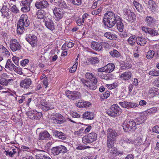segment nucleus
I'll list each match as a JSON object with an SVG mask.
<instances>
[{
    "label": "nucleus",
    "mask_w": 159,
    "mask_h": 159,
    "mask_svg": "<svg viewBox=\"0 0 159 159\" xmlns=\"http://www.w3.org/2000/svg\"><path fill=\"white\" fill-rule=\"evenodd\" d=\"M43 22L45 23V26L49 29L52 30L54 29L53 22V21L48 16L45 17Z\"/></svg>",
    "instance_id": "a211bd4d"
},
{
    "label": "nucleus",
    "mask_w": 159,
    "mask_h": 159,
    "mask_svg": "<svg viewBox=\"0 0 159 159\" xmlns=\"http://www.w3.org/2000/svg\"><path fill=\"white\" fill-rule=\"evenodd\" d=\"M133 4L138 12H142L143 11V6L139 2L134 1L133 2Z\"/></svg>",
    "instance_id": "473e14b6"
},
{
    "label": "nucleus",
    "mask_w": 159,
    "mask_h": 159,
    "mask_svg": "<svg viewBox=\"0 0 159 159\" xmlns=\"http://www.w3.org/2000/svg\"><path fill=\"white\" fill-rule=\"evenodd\" d=\"M97 134L95 133L92 132L83 137L82 140L84 144H87L95 141L97 139Z\"/></svg>",
    "instance_id": "39448f33"
},
{
    "label": "nucleus",
    "mask_w": 159,
    "mask_h": 159,
    "mask_svg": "<svg viewBox=\"0 0 159 159\" xmlns=\"http://www.w3.org/2000/svg\"><path fill=\"white\" fill-rule=\"evenodd\" d=\"M16 66L11 62L10 59L7 60V62L5 65V68L9 69L11 71L14 70Z\"/></svg>",
    "instance_id": "c85d7f7f"
},
{
    "label": "nucleus",
    "mask_w": 159,
    "mask_h": 159,
    "mask_svg": "<svg viewBox=\"0 0 159 159\" xmlns=\"http://www.w3.org/2000/svg\"><path fill=\"white\" fill-rule=\"evenodd\" d=\"M48 5V3L45 0H39L35 4V6L37 9L45 8Z\"/></svg>",
    "instance_id": "f3484780"
},
{
    "label": "nucleus",
    "mask_w": 159,
    "mask_h": 159,
    "mask_svg": "<svg viewBox=\"0 0 159 159\" xmlns=\"http://www.w3.org/2000/svg\"><path fill=\"white\" fill-rule=\"evenodd\" d=\"M85 76L87 79H88V82L87 83L86 86L87 89L92 90H95L97 88V79L92 73H87Z\"/></svg>",
    "instance_id": "7ed1b4c3"
},
{
    "label": "nucleus",
    "mask_w": 159,
    "mask_h": 159,
    "mask_svg": "<svg viewBox=\"0 0 159 159\" xmlns=\"http://www.w3.org/2000/svg\"><path fill=\"white\" fill-rule=\"evenodd\" d=\"M10 47L12 52H15L20 50L21 46L17 40L12 39L10 41Z\"/></svg>",
    "instance_id": "1a4fd4ad"
},
{
    "label": "nucleus",
    "mask_w": 159,
    "mask_h": 159,
    "mask_svg": "<svg viewBox=\"0 0 159 159\" xmlns=\"http://www.w3.org/2000/svg\"><path fill=\"white\" fill-rule=\"evenodd\" d=\"M137 38L134 35L131 36L128 39V42L131 45H133L135 44V42H137Z\"/></svg>",
    "instance_id": "79ce46f5"
},
{
    "label": "nucleus",
    "mask_w": 159,
    "mask_h": 159,
    "mask_svg": "<svg viewBox=\"0 0 159 159\" xmlns=\"http://www.w3.org/2000/svg\"><path fill=\"white\" fill-rule=\"evenodd\" d=\"M132 76V73L130 71H127L122 73L120 76V78L122 80H127L131 78Z\"/></svg>",
    "instance_id": "bb28decb"
},
{
    "label": "nucleus",
    "mask_w": 159,
    "mask_h": 159,
    "mask_svg": "<svg viewBox=\"0 0 159 159\" xmlns=\"http://www.w3.org/2000/svg\"><path fill=\"white\" fill-rule=\"evenodd\" d=\"M149 74L150 75L154 76H158L159 75V70H152L149 72Z\"/></svg>",
    "instance_id": "603ef678"
},
{
    "label": "nucleus",
    "mask_w": 159,
    "mask_h": 159,
    "mask_svg": "<svg viewBox=\"0 0 159 159\" xmlns=\"http://www.w3.org/2000/svg\"><path fill=\"white\" fill-rule=\"evenodd\" d=\"M36 16L37 17L40 19H42L44 18L45 17H47L46 16V13L45 11L42 10L40 9V10H38L37 13H36Z\"/></svg>",
    "instance_id": "72a5a7b5"
},
{
    "label": "nucleus",
    "mask_w": 159,
    "mask_h": 159,
    "mask_svg": "<svg viewBox=\"0 0 159 159\" xmlns=\"http://www.w3.org/2000/svg\"><path fill=\"white\" fill-rule=\"evenodd\" d=\"M0 84L3 85H7V80L5 78H1L0 79Z\"/></svg>",
    "instance_id": "4d7b16f0"
},
{
    "label": "nucleus",
    "mask_w": 159,
    "mask_h": 159,
    "mask_svg": "<svg viewBox=\"0 0 159 159\" xmlns=\"http://www.w3.org/2000/svg\"><path fill=\"white\" fill-rule=\"evenodd\" d=\"M148 3L149 7L150 9L153 10L155 8L156 4L154 1L150 0L149 1Z\"/></svg>",
    "instance_id": "3c124183"
},
{
    "label": "nucleus",
    "mask_w": 159,
    "mask_h": 159,
    "mask_svg": "<svg viewBox=\"0 0 159 159\" xmlns=\"http://www.w3.org/2000/svg\"><path fill=\"white\" fill-rule=\"evenodd\" d=\"M121 33H120L119 34V35L120 37L122 38H125L127 37L129 35V33L128 32H121Z\"/></svg>",
    "instance_id": "e2e57ef3"
},
{
    "label": "nucleus",
    "mask_w": 159,
    "mask_h": 159,
    "mask_svg": "<svg viewBox=\"0 0 159 159\" xmlns=\"http://www.w3.org/2000/svg\"><path fill=\"white\" fill-rule=\"evenodd\" d=\"M154 54V51L152 50H149L147 53L146 57L148 59H150L153 57Z\"/></svg>",
    "instance_id": "de8ad7c7"
},
{
    "label": "nucleus",
    "mask_w": 159,
    "mask_h": 159,
    "mask_svg": "<svg viewBox=\"0 0 159 159\" xmlns=\"http://www.w3.org/2000/svg\"><path fill=\"white\" fill-rule=\"evenodd\" d=\"M37 151L38 152L36 155L37 159H51L45 151L39 150H37Z\"/></svg>",
    "instance_id": "2eb2a0df"
},
{
    "label": "nucleus",
    "mask_w": 159,
    "mask_h": 159,
    "mask_svg": "<svg viewBox=\"0 0 159 159\" xmlns=\"http://www.w3.org/2000/svg\"><path fill=\"white\" fill-rule=\"evenodd\" d=\"M105 67L106 72L107 73L112 72L114 70L115 68V65L111 63H109L105 66Z\"/></svg>",
    "instance_id": "4c0bfd02"
},
{
    "label": "nucleus",
    "mask_w": 159,
    "mask_h": 159,
    "mask_svg": "<svg viewBox=\"0 0 159 159\" xmlns=\"http://www.w3.org/2000/svg\"><path fill=\"white\" fill-rule=\"evenodd\" d=\"M124 14L126 20L129 22L132 23L136 19L135 14L129 10L125 11Z\"/></svg>",
    "instance_id": "9d476101"
},
{
    "label": "nucleus",
    "mask_w": 159,
    "mask_h": 159,
    "mask_svg": "<svg viewBox=\"0 0 159 159\" xmlns=\"http://www.w3.org/2000/svg\"><path fill=\"white\" fill-rule=\"evenodd\" d=\"M59 146L61 150L60 151L61 153H64L67 152V150L65 147L62 145H60Z\"/></svg>",
    "instance_id": "5fc2aeb1"
},
{
    "label": "nucleus",
    "mask_w": 159,
    "mask_h": 159,
    "mask_svg": "<svg viewBox=\"0 0 159 159\" xmlns=\"http://www.w3.org/2000/svg\"><path fill=\"white\" fill-rule=\"evenodd\" d=\"M8 11L9 9L7 6L3 5L1 10L2 16H4V17H6L8 16L9 15Z\"/></svg>",
    "instance_id": "e433bc0d"
},
{
    "label": "nucleus",
    "mask_w": 159,
    "mask_h": 159,
    "mask_svg": "<svg viewBox=\"0 0 159 159\" xmlns=\"http://www.w3.org/2000/svg\"><path fill=\"white\" fill-rule=\"evenodd\" d=\"M111 150H109L110 153L115 154L116 156L118 155L119 154L123 155V152H119L117 148L115 147L113 148H111Z\"/></svg>",
    "instance_id": "a19ab883"
},
{
    "label": "nucleus",
    "mask_w": 159,
    "mask_h": 159,
    "mask_svg": "<svg viewBox=\"0 0 159 159\" xmlns=\"http://www.w3.org/2000/svg\"><path fill=\"white\" fill-rule=\"evenodd\" d=\"M40 103L41 105V108L44 111H47L53 109L54 108L53 105H50L48 104L45 100H42Z\"/></svg>",
    "instance_id": "dca6fc26"
},
{
    "label": "nucleus",
    "mask_w": 159,
    "mask_h": 159,
    "mask_svg": "<svg viewBox=\"0 0 159 159\" xmlns=\"http://www.w3.org/2000/svg\"><path fill=\"white\" fill-rule=\"evenodd\" d=\"M11 11L14 13H17L19 10L15 5H13L11 8Z\"/></svg>",
    "instance_id": "680f3d73"
},
{
    "label": "nucleus",
    "mask_w": 159,
    "mask_h": 159,
    "mask_svg": "<svg viewBox=\"0 0 159 159\" xmlns=\"http://www.w3.org/2000/svg\"><path fill=\"white\" fill-rule=\"evenodd\" d=\"M142 29L143 31L146 33L149 34L152 36H157L158 35V33L157 30L151 28H149L146 27H143Z\"/></svg>",
    "instance_id": "aec40b11"
},
{
    "label": "nucleus",
    "mask_w": 159,
    "mask_h": 159,
    "mask_svg": "<svg viewBox=\"0 0 159 159\" xmlns=\"http://www.w3.org/2000/svg\"><path fill=\"white\" fill-rule=\"evenodd\" d=\"M72 3L75 5L79 6L82 3V0H72Z\"/></svg>",
    "instance_id": "bf43d9fd"
},
{
    "label": "nucleus",
    "mask_w": 159,
    "mask_h": 159,
    "mask_svg": "<svg viewBox=\"0 0 159 159\" xmlns=\"http://www.w3.org/2000/svg\"><path fill=\"white\" fill-rule=\"evenodd\" d=\"M102 8L100 7L97 10H95L93 11L91 13L93 15H96L101 12Z\"/></svg>",
    "instance_id": "864d4df0"
},
{
    "label": "nucleus",
    "mask_w": 159,
    "mask_h": 159,
    "mask_svg": "<svg viewBox=\"0 0 159 159\" xmlns=\"http://www.w3.org/2000/svg\"><path fill=\"white\" fill-rule=\"evenodd\" d=\"M57 6L64 9L68 8V7L65 2L63 1H62L61 0L60 1V2Z\"/></svg>",
    "instance_id": "8fccbe9b"
},
{
    "label": "nucleus",
    "mask_w": 159,
    "mask_h": 159,
    "mask_svg": "<svg viewBox=\"0 0 159 159\" xmlns=\"http://www.w3.org/2000/svg\"><path fill=\"white\" fill-rule=\"evenodd\" d=\"M117 86V84L116 83H114L112 84H107V87L108 88L111 89H114Z\"/></svg>",
    "instance_id": "6e6d98bb"
},
{
    "label": "nucleus",
    "mask_w": 159,
    "mask_h": 159,
    "mask_svg": "<svg viewBox=\"0 0 159 159\" xmlns=\"http://www.w3.org/2000/svg\"><path fill=\"white\" fill-rule=\"evenodd\" d=\"M145 21L147 25L151 26L155 24L156 20L153 17L149 16L146 17Z\"/></svg>",
    "instance_id": "5701e85b"
},
{
    "label": "nucleus",
    "mask_w": 159,
    "mask_h": 159,
    "mask_svg": "<svg viewBox=\"0 0 159 159\" xmlns=\"http://www.w3.org/2000/svg\"><path fill=\"white\" fill-rule=\"evenodd\" d=\"M19 59V57H17L14 56L12 57L13 62L17 66H18Z\"/></svg>",
    "instance_id": "052dcab7"
},
{
    "label": "nucleus",
    "mask_w": 159,
    "mask_h": 159,
    "mask_svg": "<svg viewBox=\"0 0 159 159\" xmlns=\"http://www.w3.org/2000/svg\"><path fill=\"white\" fill-rule=\"evenodd\" d=\"M121 112V110L116 104H114L106 111L107 113L109 116L115 117L119 115Z\"/></svg>",
    "instance_id": "20e7f679"
},
{
    "label": "nucleus",
    "mask_w": 159,
    "mask_h": 159,
    "mask_svg": "<svg viewBox=\"0 0 159 159\" xmlns=\"http://www.w3.org/2000/svg\"><path fill=\"white\" fill-rule=\"evenodd\" d=\"M29 62L28 59H25L21 61L20 62L21 65L23 66H25Z\"/></svg>",
    "instance_id": "774afa93"
},
{
    "label": "nucleus",
    "mask_w": 159,
    "mask_h": 159,
    "mask_svg": "<svg viewBox=\"0 0 159 159\" xmlns=\"http://www.w3.org/2000/svg\"><path fill=\"white\" fill-rule=\"evenodd\" d=\"M94 117V114L92 112L86 111L83 115V118L88 120H91Z\"/></svg>",
    "instance_id": "c756f323"
},
{
    "label": "nucleus",
    "mask_w": 159,
    "mask_h": 159,
    "mask_svg": "<svg viewBox=\"0 0 159 159\" xmlns=\"http://www.w3.org/2000/svg\"><path fill=\"white\" fill-rule=\"evenodd\" d=\"M144 116H141L137 117L134 120V121L136 125H139L143 123L144 121Z\"/></svg>",
    "instance_id": "37998d69"
},
{
    "label": "nucleus",
    "mask_w": 159,
    "mask_h": 159,
    "mask_svg": "<svg viewBox=\"0 0 159 159\" xmlns=\"http://www.w3.org/2000/svg\"><path fill=\"white\" fill-rule=\"evenodd\" d=\"M157 110V109L156 107H153L149 109H148L146 111V113L148 114H153L155 113Z\"/></svg>",
    "instance_id": "09e8293b"
},
{
    "label": "nucleus",
    "mask_w": 159,
    "mask_h": 159,
    "mask_svg": "<svg viewBox=\"0 0 159 159\" xmlns=\"http://www.w3.org/2000/svg\"><path fill=\"white\" fill-rule=\"evenodd\" d=\"M119 104L122 107L127 109L136 107L139 106V104L138 103L127 101L120 102Z\"/></svg>",
    "instance_id": "4468645a"
},
{
    "label": "nucleus",
    "mask_w": 159,
    "mask_h": 159,
    "mask_svg": "<svg viewBox=\"0 0 159 159\" xmlns=\"http://www.w3.org/2000/svg\"><path fill=\"white\" fill-rule=\"evenodd\" d=\"M148 93L152 97H154L159 94V89L156 88H152L149 90Z\"/></svg>",
    "instance_id": "7c9ffc66"
},
{
    "label": "nucleus",
    "mask_w": 159,
    "mask_h": 159,
    "mask_svg": "<svg viewBox=\"0 0 159 159\" xmlns=\"http://www.w3.org/2000/svg\"><path fill=\"white\" fill-rule=\"evenodd\" d=\"M136 124L134 121L131 120L125 121L123 124V129L125 132L133 130L136 129Z\"/></svg>",
    "instance_id": "423d86ee"
},
{
    "label": "nucleus",
    "mask_w": 159,
    "mask_h": 159,
    "mask_svg": "<svg viewBox=\"0 0 159 159\" xmlns=\"http://www.w3.org/2000/svg\"><path fill=\"white\" fill-rule=\"evenodd\" d=\"M32 84L31 79L29 78L26 77L20 81V85L22 88L27 89L29 88Z\"/></svg>",
    "instance_id": "f8f14e48"
},
{
    "label": "nucleus",
    "mask_w": 159,
    "mask_h": 159,
    "mask_svg": "<svg viewBox=\"0 0 159 159\" xmlns=\"http://www.w3.org/2000/svg\"><path fill=\"white\" fill-rule=\"evenodd\" d=\"M59 146L53 147L52 149V152L54 155H58L60 153Z\"/></svg>",
    "instance_id": "49530a36"
},
{
    "label": "nucleus",
    "mask_w": 159,
    "mask_h": 159,
    "mask_svg": "<svg viewBox=\"0 0 159 159\" xmlns=\"http://www.w3.org/2000/svg\"><path fill=\"white\" fill-rule=\"evenodd\" d=\"M115 141V139H107V147L108 148L107 150H109L111 148H113Z\"/></svg>",
    "instance_id": "2f4dec72"
},
{
    "label": "nucleus",
    "mask_w": 159,
    "mask_h": 159,
    "mask_svg": "<svg viewBox=\"0 0 159 159\" xmlns=\"http://www.w3.org/2000/svg\"><path fill=\"white\" fill-rule=\"evenodd\" d=\"M53 134L56 137L62 140L66 139V135L61 132L55 130L53 132Z\"/></svg>",
    "instance_id": "a878e982"
},
{
    "label": "nucleus",
    "mask_w": 159,
    "mask_h": 159,
    "mask_svg": "<svg viewBox=\"0 0 159 159\" xmlns=\"http://www.w3.org/2000/svg\"><path fill=\"white\" fill-rule=\"evenodd\" d=\"M110 54L113 57H118L120 56V54L116 50L113 49L110 52Z\"/></svg>",
    "instance_id": "c03bdc74"
},
{
    "label": "nucleus",
    "mask_w": 159,
    "mask_h": 159,
    "mask_svg": "<svg viewBox=\"0 0 159 159\" xmlns=\"http://www.w3.org/2000/svg\"><path fill=\"white\" fill-rule=\"evenodd\" d=\"M146 39L143 38L138 37L137 38V43L140 46H144L146 43Z\"/></svg>",
    "instance_id": "ea45409f"
},
{
    "label": "nucleus",
    "mask_w": 159,
    "mask_h": 159,
    "mask_svg": "<svg viewBox=\"0 0 159 159\" xmlns=\"http://www.w3.org/2000/svg\"><path fill=\"white\" fill-rule=\"evenodd\" d=\"M84 130V128L83 127L81 128L79 130L75 131L74 132L75 134L77 136H79L82 133Z\"/></svg>",
    "instance_id": "13d9d810"
},
{
    "label": "nucleus",
    "mask_w": 159,
    "mask_h": 159,
    "mask_svg": "<svg viewBox=\"0 0 159 159\" xmlns=\"http://www.w3.org/2000/svg\"><path fill=\"white\" fill-rule=\"evenodd\" d=\"M1 54L2 56L5 57H8L10 55V53L9 51L4 46H2L0 48Z\"/></svg>",
    "instance_id": "f704fd0d"
},
{
    "label": "nucleus",
    "mask_w": 159,
    "mask_h": 159,
    "mask_svg": "<svg viewBox=\"0 0 159 159\" xmlns=\"http://www.w3.org/2000/svg\"><path fill=\"white\" fill-rule=\"evenodd\" d=\"M99 62V59L96 57H93L87 61V62L92 64H95Z\"/></svg>",
    "instance_id": "58836bf2"
},
{
    "label": "nucleus",
    "mask_w": 159,
    "mask_h": 159,
    "mask_svg": "<svg viewBox=\"0 0 159 159\" xmlns=\"http://www.w3.org/2000/svg\"><path fill=\"white\" fill-rule=\"evenodd\" d=\"M65 94L68 98L73 100L80 99L81 98L80 93L78 91L67 90Z\"/></svg>",
    "instance_id": "6e6552de"
},
{
    "label": "nucleus",
    "mask_w": 159,
    "mask_h": 159,
    "mask_svg": "<svg viewBox=\"0 0 159 159\" xmlns=\"http://www.w3.org/2000/svg\"><path fill=\"white\" fill-rule=\"evenodd\" d=\"M15 71L20 75H22L23 72L22 71V69L16 66L14 70Z\"/></svg>",
    "instance_id": "0e129e2a"
},
{
    "label": "nucleus",
    "mask_w": 159,
    "mask_h": 159,
    "mask_svg": "<svg viewBox=\"0 0 159 159\" xmlns=\"http://www.w3.org/2000/svg\"><path fill=\"white\" fill-rule=\"evenodd\" d=\"M107 139H115L117 133L115 130H113L111 128H109L107 131Z\"/></svg>",
    "instance_id": "4be33fe9"
},
{
    "label": "nucleus",
    "mask_w": 159,
    "mask_h": 159,
    "mask_svg": "<svg viewBox=\"0 0 159 159\" xmlns=\"http://www.w3.org/2000/svg\"><path fill=\"white\" fill-rule=\"evenodd\" d=\"M31 2L30 0H26L22 1L20 5L22 7L21 8V11L23 12H27L30 10V4Z\"/></svg>",
    "instance_id": "9b49d317"
},
{
    "label": "nucleus",
    "mask_w": 159,
    "mask_h": 159,
    "mask_svg": "<svg viewBox=\"0 0 159 159\" xmlns=\"http://www.w3.org/2000/svg\"><path fill=\"white\" fill-rule=\"evenodd\" d=\"M142 143V138L141 137H138L135 139L133 140V144L134 146H138L141 144Z\"/></svg>",
    "instance_id": "a18cd8bd"
},
{
    "label": "nucleus",
    "mask_w": 159,
    "mask_h": 159,
    "mask_svg": "<svg viewBox=\"0 0 159 159\" xmlns=\"http://www.w3.org/2000/svg\"><path fill=\"white\" fill-rule=\"evenodd\" d=\"M104 36L108 39L111 40H116L117 38L115 34L109 32H107L104 34Z\"/></svg>",
    "instance_id": "c9c22d12"
},
{
    "label": "nucleus",
    "mask_w": 159,
    "mask_h": 159,
    "mask_svg": "<svg viewBox=\"0 0 159 159\" xmlns=\"http://www.w3.org/2000/svg\"><path fill=\"white\" fill-rule=\"evenodd\" d=\"M26 40L28 41L33 47L36 46L37 44V38L34 35H29L25 38Z\"/></svg>",
    "instance_id": "ddd939ff"
},
{
    "label": "nucleus",
    "mask_w": 159,
    "mask_h": 159,
    "mask_svg": "<svg viewBox=\"0 0 159 159\" xmlns=\"http://www.w3.org/2000/svg\"><path fill=\"white\" fill-rule=\"evenodd\" d=\"M152 131L155 133L159 134V127L158 126H155L152 129Z\"/></svg>",
    "instance_id": "338daca9"
},
{
    "label": "nucleus",
    "mask_w": 159,
    "mask_h": 159,
    "mask_svg": "<svg viewBox=\"0 0 159 159\" xmlns=\"http://www.w3.org/2000/svg\"><path fill=\"white\" fill-rule=\"evenodd\" d=\"M91 48L94 50L99 51L102 48V44L97 42L93 41L91 43Z\"/></svg>",
    "instance_id": "412c9836"
},
{
    "label": "nucleus",
    "mask_w": 159,
    "mask_h": 159,
    "mask_svg": "<svg viewBox=\"0 0 159 159\" xmlns=\"http://www.w3.org/2000/svg\"><path fill=\"white\" fill-rule=\"evenodd\" d=\"M52 11L55 16L54 18L57 21H59L61 19L65 13V11L63 9L56 7L53 8Z\"/></svg>",
    "instance_id": "0eeeda50"
},
{
    "label": "nucleus",
    "mask_w": 159,
    "mask_h": 159,
    "mask_svg": "<svg viewBox=\"0 0 159 159\" xmlns=\"http://www.w3.org/2000/svg\"><path fill=\"white\" fill-rule=\"evenodd\" d=\"M38 112L36 110H34L33 111H29L28 113V117L31 119H35L36 120H39L40 119V116H36V115L38 114Z\"/></svg>",
    "instance_id": "393cba45"
},
{
    "label": "nucleus",
    "mask_w": 159,
    "mask_h": 159,
    "mask_svg": "<svg viewBox=\"0 0 159 159\" xmlns=\"http://www.w3.org/2000/svg\"><path fill=\"white\" fill-rule=\"evenodd\" d=\"M91 104L89 102L81 100L76 103V105L80 107L84 108L89 107Z\"/></svg>",
    "instance_id": "b1692460"
},
{
    "label": "nucleus",
    "mask_w": 159,
    "mask_h": 159,
    "mask_svg": "<svg viewBox=\"0 0 159 159\" xmlns=\"http://www.w3.org/2000/svg\"><path fill=\"white\" fill-rule=\"evenodd\" d=\"M103 20L104 24L106 26L111 28L116 23L118 30L120 32L123 31L124 26L121 18L118 16H116L112 12L108 11L105 13Z\"/></svg>",
    "instance_id": "f257e3e1"
},
{
    "label": "nucleus",
    "mask_w": 159,
    "mask_h": 159,
    "mask_svg": "<svg viewBox=\"0 0 159 159\" xmlns=\"http://www.w3.org/2000/svg\"><path fill=\"white\" fill-rule=\"evenodd\" d=\"M29 25L30 21L27 16L26 14L21 15L17 25V33L22 34L25 30V27H27Z\"/></svg>",
    "instance_id": "f03ea898"
},
{
    "label": "nucleus",
    "mask_w": 159,
    "mask_h": 159,
    "mask_svg": "<svg viewBox=\"0 0 159 159\" xmlns=\"http://www.w3.org/2000/svg\"><path fill=\"white\" fill-rule=\"evenodd\" d=\"M110 92L109 91H106V92L103 94L102 97L104 98H107L110 95Z\"/></svg>",
    "instance_id": "69168bd1"
},
{
    "label": "nucleus",
    "mask_w": 159,
    "mask_h": 159,
    "mask_svg": "<svg viewBox=\"0 0 159 159\" xmlns=\"http://www.w3.org/2000/svg\"><path fill=\"white\" fill-rule=\"evenodd\" d=\"M54 117L52 118V122L55 124H60L62 123L63 116L60 114L56 113L54 114Z\"/></svg>",
    "instance_id": "6ab92c4d"
},
{
    "label": "nucleus",
    "mask_w": 159,
    "mask_h": 159,
    "mask_svg": "<svg viewBox=\"0 0 159 159\" xmlns=\"http://www.w3.org/2000/svg\"><path fill=\"white\" fill-rule=\"evenodd\" d=\"M50 137V134L47 131H44L39 134V139L40 140L48 139Z\"/></svg>",
    "instance_id": "cd10ccee"
}]
</instances>
